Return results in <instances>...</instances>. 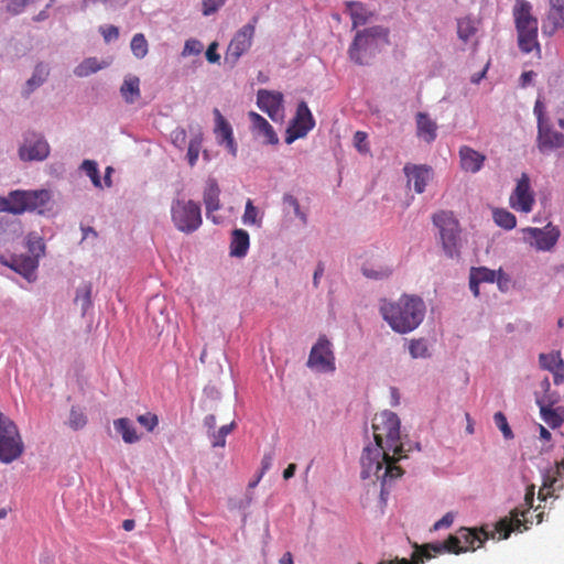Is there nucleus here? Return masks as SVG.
Here are the masks:
<instances>
[{
  "label": "nucleus",
  "instance_id": "nucleus-39",
  "mask_svg": "<svg viewBox=\"0 0 564 564\" xmlns=\"http://www.w3.org/2000/svg\"><path fill=\"white\" fill-rule=\"evenodd\" d=\"M75 302L80 303L85 312L91 304V284L85 283L77 289Z\"/></svg>",
  "mask_w": 564,
  "mask_h": 564
},
{
  "label": "nucleus",
  "instance_id": "nucleus-14",
  "mask_svg": "<svg viewBox=\"0 0 564 564\" xmlns=\"http://www.w3.org/2000/svg\"><path fill=\"white\" fill-rule=\"evenodd\" d=\"M257 105L273 121L283 119V96L281 93L260 89L257 94Z\"/></svg>",
  "mask_w": 564,
  "mask_h": 564
},
{
  "label": "nucleus",
  "instance_id": "nucleus-42",
  "mask_svg": "<svg viewBox=\"0 0 564 564\" xmlns=\"http://www.w3.org/2000/svg\"><path fill=\"white\" fill-rule=\"evenodd\" d=\"M26 245L31 252L30 257H35L39 260V258L44 254L45 246L40 237L32 234L29 235Z\"/></svg>",
  "mask_w": 564,
  "mask_h": 564
},
{
  "label": "nucleus",
  "instance_id": "nucleus-63",
  "mask_svg": "<svg viewBox=\"0 0 564 564\" xmlns=\"http://www.w3.org/2000/svg\"><path fill=\"white\" fill-rule=\"evenodd\" d=\"M272 455L271 454H265L261 460V471H260V477H263V475L265 474L267 470L270 469L271 465H272Z\"/></svg>",
  "mask_w": 564,
  "mask_h": 564
},
{
  "label": "nucleus",
  "instance_id": "nucleus-50",
  "mask_svg": "<svg viewBox=\"0 0 564 564\" xmlns=\"http://www.w3.org/2000/svg\"><path fill=\"white\" fill-rule=\"evenodd\" d=\"M283 203L293 209L296 217H299L304 224L306 223V215L301 210V207H300V204H299V200L296 197H294L291 194H285L283 196Z\"/></svg>",
  "mask_w": 564,
  "mask_h": 564
},
{
  "label": "nucleus",
  "instance_id": "nucleus-22",
  "mask_svg": "<svg viewBox=\"0 0 564 564\" xmlns=\"http://www.w3.org/2000/svg\"><path fill=\"white\" fill-rule=\"evenodd\" d=\"M248 116L251 121L252 133L256 137L263 138L265 144H276L279 142L273 127L262 116L254 111H250Z\"/></svg>",
  "mask_w": 564,
  "mask_h": 564
},
{
  "label": "nucleus",
  "instance_id": "nucleus-19",
  "mask_svg": "<svg viewBox=\"0 0 564 564\" xmlns=\"http://www.w3.org/2000/svg\"><path fill=\"white\" fill-rule=\"evenodd\" d=\"M550 9L542 25L543 34L553 35L564 28V0H549Z\"/></svg>",
  "mask_w": 564,
  "mask_h": 564
},
{
  "label": "nucleus",
  "instance_id": "nucleus-57",
  "mask_svg": "<svg viewBox=\"0 0 564 564\" xmlns=\"http://www.w3.org/2000/svg\"><path fill=\"white\" fill-rule=\"evenodd\" d=\"M34 0H10L7 4L8 11L13 14L20 13L25 6L33 2Z\"/></svg>",
  "mask_w": 564,
  "mask_h": 564
},
{
  "label": "nucleus",
  "instance_id": "nucleus-2",
  "mask_svg": "<svg viewBox=\"0 0 564 564\" xmlns=\"http://www.w3.org/2000/svg\"><path fill=\"white\" fill-rule=\"evenodd\" d=\"M524 514L525 511H520L519 509L512 510L510 517H505L496 523L495 531L492 532H487L484 528H460L444 542L423 544L422 551L433 553L434 557L443 553L460 554L475 551L481 547L488 539H495L496 533L499 534L498 540H505L508 539L513 531L522 532L527 530V520L521 519V517L524 518Z\"/></svg>",
  "mask_w": 564,
  "mask_h": 564
},
{
  "label": "nucleus",
  "instance_id": "nucleus-9",
  "mask_svg": "<svg viewBox=\"0 0 564 564\" xmlns=\"http://www.w3.org/2000/svg\"><path fill=\"white\" fill-rule=\"evenodd\" d=\"M433 223L440 230V237L445 253L453 258L459 249V223L452 212H440L433 216Z\"/></svg>",
  "mask_w": 564,
  "mask_h": 564
},
{
  "label": "nucleus",
  "instance_id": "nucleus-7",
  "mask_svg": "<svg viewBox=\"0 0 564 564\" xmlns=\"http://www.w3.org/2000/svg\"><path fill=\"white\" fill-rule=\"evenodd\" d=\"M24 453V443L15 423L0 413V462L11 464Z\"/></svg>",
  "mask_w": 564,
  "mask_h": 564
},
{
  "label": "nucleus",
  "instance_id": "nucleus-34",
  "mask_svg": "<svg viewBox=\"0 0 564 564\" xmlns=\"http://www.w3.org/2000/svg\"><path fill=\"white\" fill-rule=\"evenodd\" d=\"M492 216L495 223L507 230L513 229L517 225L516 216L506 209H495Z\"/></svg>",
  "mask_w": 564,
  "mask_h": 564
},
{
  "label": "nucleus",
  "instance_id": "nucleus-47",
  "mask_svg": "<svg viewBox=\"0 0 564 564\" xmlns=\"http://www.w3.org/2000/svg\"><path fill=\"white\" fill-rule=\"evenodd\" d=\"M137 421L148 431L152 432L159 424V417L156 414L147 412L137 417Z\"/></svg>",
  "mask_w": 564,
  "mask_h": 564
},
{
  "label": "nucleus",
  "instance_id": "nucleus-49",
  "mask_svg": "<svg viewBox=\"0 0 564 564\" xmlns=\"http://www.w3.org/2000/svg\"><path fill=\"white\" fill-rule=\"evenodd\" d=\"M242 220L246 225H254L258 223V209L253 206L251 199H248L246 203Z\"/></svg>",
  "mask_w": 564,
  "mask_h": 564
},
{
  "label": "nucleus",
  "instance_id": "nucleus-17",
  "mask_svg": "<svg viewBox=\"0 0 564 564\" xmlns=\"http://www.w3.org/2000/svg\"><path fill=\"white\" fill-rule=\"evenodd\" d=\"M536 147L541 153L564 148V134L549 123L538 127Z\"/></svg>",
  "mask_w": 564,
  "mask_h": 564
},
{
  "label": "nucleus",
  "instance_id": "nucleus-31",
  "mask_svg": "<svg viewBox=\"0 0 564 564\" xmlns=\"http://www.w3.org/2000/svg\"><path fill=\"white\" fill-rule=\"evenodd\" d=\"M109 65V62H99L96 57L85 58L74 70L78 77H86Z\"/></svg>",
  "mask_w": 564,
  "mask_h": 564
},
{
  "label": "nucleus",
  "instance_id": "nucleus-18",
  "mask_svg": "<svg viewBox=\"0 0 564 564\" xmlns=\"http://www.w3.org/2000/svg\"><path fill=\"white\" fill-rule=\"evenodd\" d=\"M215 129L214 133L219 144H225L227 150L235 156L237 154V144L234 139L232 128L224 118L220 111L215 108Z\"/></svg>",
  "mask_w": 564,
  "mask_h": 564
},
{
  "label": "nucleus",
  "instance_id": "nucleus-54",
  "mask_svg": "<svg viewBox=\"0 0 564 564\" xmlns=\"http://www.w3.org/2000/svg\"><path fill=\"white\" fill-rule=\"evenodd\" d=\"M91 2L93 3L101 2L105 6H109L111 8H116V7L124 6L128 2V0H83L82 9L86 10Z\"/></svg>",
  "mask_w": 564,
  "mask_h": 564
},
{
  "label": "nucleus",
  "instance_id": "nucleus-40",
  "mask_svg": "<svg viewBox=\"0 0 564 564\" xmlns=\"http://www.w3.org/2000/svg\"><path fill=\"white\" fill-rule=\"evenodd\" d=\"M87 424V417L80 410L72 408L68 417V425L72 430L78 431Z\"/></svg>",
  "mask_w": 564,
  "mask_h": 564
},
{
  "label": "nucleus",
  "instance_id": "nucleus-32",
  "mask_svg": "<svg viewBox=\"0 0 564 564\" xmlns=\"http://www.w3.org/2000/svg\"><path fill=\"white\" fill-rule=\"evenodd\" d=\"M350 10V18L352 21V29L364 25L368 22L371 13L360 2H350L348 4Z\"/></svg>",
  "mask_w": 564,
  "mask_h": 564
},
{
  "label": "nucleus",
  "instance_id": "nucleus-53",
  "mask_svg": "<svg viewBox=\"0 0 564 564\" xmlns=\"http://www.w3.org/2000/svg\"><path fill=\"white\" fill-rule=\"evenodd\" d=\"M99 31L107 43L119 37V29L115 25L100 26Z\"/></svg>",
  "mask_w": 564,
  "mask_h": 564
},
{
  "label": "nucleus",
  "instance_id": "nucleus-5",
  "mask_svg": "<svg viewBox=\"0 0 564 564\" xmlns=\"http://www.w3.org/2000/svg\"><path fill=\"white\" fill-rule=\"evenodd\" d=\"M52 200L51 192L47 189L11 191L7 197L0 198V212L13 215H21L25 212L44 214Z\"/></svg>",
  "mask_w": 564,
  "mask_h": 564
},
{
  "label": "nucleus",
  "instance_id": "nucleus-45",
  "mask_svg": "<svg viewBox=\"0 0 564 564\" xmlns=\"http://www.w3.org/2000/svg\"><path fill=\"white\" fill-rule=\"evenodd\" d=\"M496 426L501 431L506 440L513 438V433L508 424L507 417L502 412H497L494 415Z\"/></svg>",
  "mask_w": 564,
  "mask_h": 564
},
{
  "label": "nucleus",
  "instance_id": "nucleus-43",
  "mask_svg": "<svg viewBox=\"0 0 564 564\" xmlns=\"http://www.w3.org/2000/svg\"><path fill=\"white\" fill-rule=\"evenodd\" d=\"M235 427V422L223 425L216 433L213 434V446L224 447L226 445V436L231 433Z\"/></svg>",
  "mask_w": 564,
  "mask_h": 564
},
{
  "label": "nucleus",
  "instance_id": "nucleus-44",
  "mask_svg": "<svg viewBox=\"0 0 564 564\" xmlns=\"http://www.w3.org/2000/svg\"><path fill=\"white\" fill-rule=\"evenodd\" d=\"M82 169L90 177L93 184L96 187H101V181H100L99 171H98L96 162L90 161V160H85L82 164Z\"/></svg>",
  "mask_w": 564,
  "mask_h": 564
},
{
  "label": "nucleus",
  "instance_id": "nucleus-35",
  "mask_svg": "<svg viewBox=\"0 0 564 564\" xmlns=\"http://www.w3.org/2000/svg\"><path fill=\"white\" fill-rule=\"evenodd\" d=\"M130 47H131L132 54L137 58L141 59V58L145 57L149 52V44H148V41H147L144 34H142V33L134 34L131 40Z\"/></svg>",
  "mask_w": 564,
  "mask_h": 564
},
{
  "label": "nucleus",
  "instance_id": "nucleus-27",
  "mask_svg": "<svg viewBox=\"0 0 564 564\" xmlns=\"http://www.w3.org/2000/svg\"><path fill=\"white\" fill-rule=\"evenodd\" d=\"M249 234L243 229H235L231 236L230 254L234 257H245L249 249Z\"/></svg>",
  "mask_w": 564,
  "mask_h": 564
},
{
  "label": "nucleus",
  "instance_id": "nucleus-55",
  "mask_svg": "<svg viewBox=\"0 0 564 564\" xmlns=\"http://www.w3.org/2000/svg\"><path fill=\"white\" fill-rule=\"evenodd\" d=\"M555 481H556L555 478H550V477H547L544 480L543 486L540 488L539 494H538V498L540 500H546V498L549 496H551V494H552L551 489L553 488V485Z\"/></svg>",
  "mask_w": 564,
  "mask_h": 564
},
{
  "label": "nucleus",
  "instance_id": "nucleus-6",
  "mask_svg": "<svg viewBox=\"0 0 564 564\" xmlns=\"http://www.w3.org/2000/svg\"><path fill=\"white\" fill-rule=\"evenodd\" d=\"M513 18L518 33V45L521 52L531 53L541 48L538 42V19L532 15V6L527 0H516Z\"/></svg>",
  "mask_w": 564,
  "mask_h": 564
},
{
  "label": "nucleus",
  "instance_id": "nucleus-4",
  "mask_svg": "<svg viewBox=\"0 0 564 564\" xmlns=\"http://www.w3.org/2000/svg\"><path fill=\"white\" fill-rule=\"evenodd\" d=\"M389 44L388 29L375 25L358 31L349 46L348 54L352 62L358 65H366L378 52Z\"/></svg>",
  "mask_w": 564,
  "mask_h": 564
},
{
  "label": "nucleus",
  "instance_id": "nucleus-51",
  "mask_svg": "<svg viewBox=\"0 0 564 564\" xmlns=\"http://www.w3.org/2000/svg\"><path fill=\"white\" fill-rule=\"evenodd\" d=\"M362 273L365 276H367L369 279L381 280V279H386V278L390 276V274L392 273V270L388 267L380 268L379 270L364 267Z\"/></svg>",
  "mask_w": 564,
  "mask_h": 564
},
{
  "label": "nucleus",
  "instance_id": "nucleus-38",
  "mask_svg": "<svg viewBox=\"0 0 564 564\" xmlns=\"http://www.w3.org/2000/svg\"><path fill=\"white\" fill-rule=\"evenodd\" d=\"M203 134L198 133L194 138L191 139L188 149H187V160L191 166H194L198 160L199 151L202 148Z\"/></svg>",
  "mask_w": 564,
  "mask_h": 564
},
{
  "label": "nucleus",
  "instance_id": "nucleus-24",
  "mask_svg": "<svg viewBox=\"0 0 564 564\" xmlns=\"http://www.w3.org/2000/svg\"><path fill=\"white\" fill-rule=\"evenodd\" d=\"M536 403L540 408V413L543 421L552 429L560 427L564 417L557 410L553 409L552 405L554 400H552L549 395H542L536 398Z\"/></svg>",
  "mask_w": 564,
  "mask_h": 564
},
{
  "label": "nucleus",
  "instance_id": "nucleus-52",
  "mask_svg": "<svg viewBox=\"0 0 564 564\" xmlns=\"http://www.w3.org/2000/svg\"><path fill=\"white\" fill-rule=\"evenodd\" d=\"M225 2L226 0H203V14L205 17L214 14Z\"/></svg>",
  "mask_w": 564,
  "mask_h": 564
},
{
  "label": "nucleus",
  "instance_id": "nucleus-10",
  "mask_svg": "<svg viewBox=\"0 0 564 564\" xmlns=\"http://www.w3.org/2000/svg\"><path fill=\"white\" fill-rule=\"evenodd\" d=\"M258 22L259 17L253 15L247 24L234 34L225 53L227 63L235 65L251 48Z\"/></svg>",
  "mask_w": 564,
  "mask_h": 564
},
{
  "label": "nucleus",
  "instance_id": "nucleus-58",
  "mask_svg": "<svg viewBox=\"0 0 564 564\" xmlns=\"http://www.w3.org/2000/svg\"><path fill=\"white\" fill-rule=\"evenodd\" d=\"M172 142L178 147L182 148L186 140V131L183 128H176L171 133Z\"/></svg>",
  "mask_w": 564,
  "mask_h": 564
},
{
  "label": "nucleus",
  "instance_id": "nucleus-16",
  "mask_svg": "<svg viewBox=\"0 0 564 564\" xmlns=\"http://www.w3.org/2000/svg\"><path fill=\"white\" fill-rule=\"evenodd\" d=\"M50 154V145L42 137L32 135L26 138L19 150V155L23 161H42Z\"/></svg>",
  "mask_w": 564,
  "mask_h": 564
},
{
  "label": "nucleus",
  "instance_id": "nucleus-59",
  "mask_svg": "<svg viewBox=\"0 0 564 564\" xmlns=\"http://www.w3.org/2000/svg\"><path fill=\"white\" fill-rule=\"evenodd\" d=\"M367 133L362 131H357L354 135L355 145L359 152H368V148L366 144Z\"/></svg>",
  "mask_w": 564,
  "mask_h": 564
},
{
  "label": "nucleus",
  "instance_id": "nucleus-37",
  "mask_svg": "<svg viewBox=\"0 0 564 564\" xmlns=\"http://www.w3.org/2000/svg\"><path fill=\"white\" fill-rule=\"evenodd\" d=\"M48 70L44 65H37L32 77L26 82V93L30 94L40 86L47 77Z\"/></svg>",
  "mask_w": 564,
  "mask_h": 564
},
{
  "label": "nucleus",
  "instance_id": "nucleus-26",
  "mask_svg": "<svg viewBox=\"0 0 564 564\" xmlns=\"http://www.w3.org/2000/svg\"><path fill=\"white\" fill-rule=\"evenodd\" d=\"M437 124L427 113L417 112L416 115V134L425 142L431 143L436 139Z\"/></svg>",
  "mask_w": 564,
  "mask_h": 564
},
{
  "label": "nucleus",
  "instance_id": "nucleus-33",
  "mask_svg": "<svg viewBox=\"0 0 564 564\" xmlns=\"http://www.w3.org/2000/svg\"><path fill=\"white\" fill-rule=\"evenodd\" d=\"M477 32L476 23L469 17L457 20V35L459 40L467 43Z\"/></svg>",
  "mask_w": 564,
  "mask_h": 564
},
{
  "label": "nucleus",
  "instance_id": "nucleus-56",
  "mask_svg": "<svg viewBox=\"0 0 564 564\" xmlns=\"http://www.w3.org/2000/svg\"><path fill=\"white\" fill-rule=\"evenodd\" d=\"M533 112L538 120V127H541V126H544L547 123L545 120V107H544V104L540 99H538L535 101Z\"/></svg>",
  "mask_w": 564,
  "mask_h": 564
},
{
  "label": "nucleus",
  "instance_id": "nucleus-20",
  "mask_svg": "<svg viewBox=\"0 0 564 564\" xmlns=\"http://www.w3.org/2000/svg\"><path fill=\"white\" fill-rule=\"evenodd\" d=\"M403 170L408 177V184H413L414 191L416 193H423L432 177V170L425 165L411 164H406Z\"/></svg>",
  "mask_w": 564,
  "mask_h": 564
},
{
  "label": "nucleus",
  "instance_id": "nucleus-61",
  "mask_svg": "<svg viewBox=\"0 0 564 564\" xmlns=\"http://www.w3.org/2000/svg\"><path fill=\"white\" fill-rule=\"evenodd\" d=\"M218 47L217 42H213L209 44L207 51H206V58L209 63H218L220 59V55L216 52Z\"/></svg>",
  "mask_w": 564,
  "mask_h": 564
},
{
  "label": "nucleus",
  "instance_id": "nucleus-28",
  "mask_svg": "<svg viewBox=\"0 0 564 564\" xmlns=\"http://www.w3.org/2000/svg\"><path fill=\"white\" fill-rule=\"evenodd\" d=\"M122 98L128 104H133L141 96L140 79L137 76H127L120 87Z\"/></svg>",
  "mask_w": 564,
  "mask_h": 564
},
{
  "label": "nucleus",
  "instance_id": "nucleus-48",
  "mask_svg": "<svg viewBox=\"0 0 564 564\" xmlns=\"http://www.w3.org/2000/svg\"><path fill=\"white\" fill-rule=\"evenodd\" d=\"M204 46L200 41L196 39H189L185 42L182 56L186 57L189 55H199L203 51Z\"/></svg>",
  "mask_w": 564,
  "mask_h": 564
},
{
  "label": "nucleus",
  "instance_id": "nucleus-3",
  "mask_svg": "<svg viewBox=\"0 0 564 564\" xmlns=\"http://www.w3.org/2000/svg\"><path fill=\"white\" fill-rule=\"evenodd\" d=\"M380 314L395 333L406 334L423 322L425 304L416 295L404 294L398 301L382 300Z\"/></svg>",
  "mask_w": 564,
  "mask_h": 564
},
{
  "label": "nucleus",
  "instance_id": "nucleus-11",
  "mask_svg": "<svg viewBox=\"0 0 564 564\" xmlns=\"http://www.w3.org/2000/svg\"><path fill=\"white\" fill-rule=\"evenodd\" d=\"M307 366L321 372L335 371V356L332 344L325 335L319 336L316 344L312 347Z\"/></svg>",
  "mask_w": 564,
  "mask_h": 564
},
{
  "label": "nucleus",
  "instance_id": "nucleus-64",
  "mask_svg": "<svg viewBox=\"0 0 564 564\" xmlns=\"http://www.w3.org/2000/svg\"><path fill=\"white\" fill-rule=\"evenodd\" d=\"M534 76H535V73L533 70H528V72L522 73V75L520 77L521 86L522 87L528 86L532 82Z\"/></svg>",
  "mask_w": 564,
  "mask_h": 564
},
{
  "label": "nucleus",
  "instance_id": "nucleus-30",
  "mask_svg": "<svg viewBox=\"0 0 564 564\" xmlns=\"http://www.w3.org/2000/svg\"><path fill=\"white\" fill-rule=\"evenodd\" d=\"M116 431L121 434L122 440L128 443H137L140 437L137 434V431L132 424V422L129 419L121 417L113 422Z\"/></svg>",
  "mask_w": 564,
  "mask_h": 564
},
{
  "label": "nucleus",
  "instance_id": "nucleus-1",
  "mask_svg": "<svg viewBox=\"0 0 564 564\" xmlns=\"http://www.w3.org/2000/svg\"><path fill=\"white\" fill-rule=\"evenodd\" d=\"M375 446L364 448L360 464L362 479L375 476L384 484L402 476L403 470L397 463L405 457L400 442V420L391 411L377 413L372 420Z\"/></svg>",
  "mask_w": 564,
  "mask_h": 564
},
{
  "label": "nucleus",
  "instance_id": "nucleus-21",
  "mask_svg": "<svg viewBox=\"0 0 564 564\" xmlns=\"http://www.w3.org/2000/svg\"><path fill=\"white\" fill-rule=\"evenodd\" d=\"M219 195L220 188L217 181L213 178L208 180L204 191L203 200L206 207V216L214 224H219V219L214 215L215 212L220 209Z\"/></svg>",
  "mask_w": 564,
  "mask_h": 564
},
{
  "label": "nucleus",
  "instance_id": "nucleus-60",
  "mask_svg": "<svg viewBox=\"0 0 564 564\" xmlns=\"http://www.w3.org/2000/svg\"><path fill=\"white\" fill-rule=\"evenodd\" d=\"M454 514L452 512H447L444 514L438 521H436L433 525L435 531L441 530L443 528H448L453 524Z\"/></svg>",
  "mask_w": 564,
  "mask_h": 564
},
{
  "label": "nucleus",
  "instance_id": "nucleus-46",
  "mask_svg": "<svg viewBox=\"0 0 564 564\" xmlns=\"http://www.w3.org/2000/svg\"><path fill=\"white\" fill-rule=\"evenodd\" d=\"M409 351L413 358H424L427 355V346L423 339H413L409 345Z\"/></svg>",
  "mask_w": 564,
  "mask_h": 564
},
{
  "label": "nucleus",
  "instance_id": "nucleus-23",
  "mask_svg": "<svg viewBox=\"0 0 564 564\" xmlns=\"http://www.w3.org/2000/svg\"><path fill=\"white\" fill-rule=\"evenodd\" d=\"M460 167L470 173H477L482 167L486 156L468 145L459 148Z\"/></svg>",
  "mask_w": 564,
  "mask_h": 564
},
{
  "label": "nucleus",
  "instance_id": "nucleus-41",
  "mask_svg": "<svg viewBox=\"0 0 564 564\" xmlns=\"http://www.w3.org/2000/svg\"><path fill=\"white\" fill-rule=\"evenodd\" d=\"M470 275L478 281V283L488 282L492 283L496 279V272L494 270L487 269L485 267L473 268L470 270Z\"/></svg>",
  "mask_w": 564,
  "mask_h": 564
},
{
  "label": "nucleus",
  "instance_id": "nucleus-29",
  "mask_svg": "<svg viewBox=\"0 0 564 564\" xmlns=\"http://www.w3.org/2000/svg\"><path fill=\"white\" fill-rule=\"evenodd\" d=\"M422 550L423 545H415L410 560L395 557L394 560L381 561L378 564H424L426 560L434 557L433 553H429V551L423 552Z\"/></svg>",
  "mask_w": 564,
  "mask_h": 564
},
{
  "label": "nucleus",
  "instance_id": "nucleus-36",
  "mask_svg": "<svg viewBox=\"0 0 564 564\" xmlns=\"http://www.w3.org/2000/svg\"><path fill=\"white\" fill-rule=\"evenodd\" d=\"M562 357L560 351H552L550 354H540L539 362L541 368L553 372V370L558 367V364L562 362Z\"/></svg>",
  "mask_w": 564,
  "mask_h": 564
},
{
  "label": "nucleus",
  "instance_id": "nucleus-15",
  "mask_svg": "<svg viewBox=\"0 0 564 564\" xmlns=\"http://www.w3.org/2000/svg\"><path fill=\"white\" fill-rule=\"evenodd\" d=\"M523 232L534 239V241L531 242L532 246L543 251L552 249L560 237L558 228L551 224H547L543 229L529 227L523 229Z\"/></svg>",
  "mask_w": 564,
  "mask_h": 564
},
{
  "label": "nucleus",
  "instance_id": "nucleus-12",
  "mask_svg": "<svg viewBox=\"0 0 564 564\" xmlns=\"http://www.w3.org/2000/svg\"><path fill=\"white\" fill-rule=\"evenodd\" d=\"M315 126L313 115L305 101L297 105L295 117L286 130L285 142L291 144L305 137Z\"/></svg>",
  "mask_w": 564,
  "mask_h": 564
},
{
  "label": "nucleus",
  "instance_id": "nucleus-62",
  "mask_svg": "<svg viewBox=\"0 0 564 564\" xmlns=\"http://www.w3.org/2000/svg\"><path fill=\"white\" fill-rule=\"evenodd\" d=\"M552 373L554 377L555 384H560V383L564 382V360H562V362L558 364V367H556Z\"/></svg>",
  "mask_w": 564,
  "mask_h": 564
},
{
  "label": "nucleus",
  "instance_id": "nucleus-25",
  "mask_svg": "<svg viewBox=\"0 0 564 564\" xmlns=\"http://www.w3.org/2000/svg\"><path fill=\"white\" fill-rule=\"evenodd\" d=\"M10 267L31 282L35 280L39 260L35 257L30 256H15L12 257Z\"/></svg>",
  "mask_w": 564,
  "mask_h": 564
},
{
  "label": "nucleus",
  "instance_id": "nucleus-8",
  "mask_svg": "<svg viewBox=\"0 0 564 564\" xmlns=\"http://www.w3.org/2000/svg\"><path fill=\"white\" fill-rule=\"evenodd\" d=\"M171 218L177 230L192 234L203 223L200 205L192 199H174L171 205Z\"/></svg>",
  "mask_w": 564,
  "mask_h": 564
},
{
  "label": "nucleus",
  "instance_id": "nucleus-13",
  "mask_svg": "<svg viewBox=\"0 0 564 564\" xmlns=\"http://www.w3.org/2000/svg\"><path fill=\"white\" fill-rule=\"evenodd\" d=\"M535 203L534 193L531 189L530 177L522 173L517 182V186L509 198L510 206L521 213H530Z\"/></svg>",
  "mask_w": 564,
  "mask_h": 564
}]
</instances>
